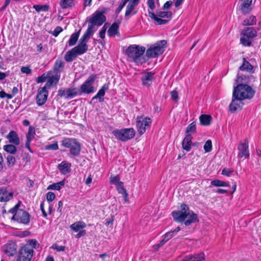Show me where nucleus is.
I'll return each instance as SVG.
<instances>
[{
  "mask_svg": "<svg viewBox=\"0 0 261 261\" xmlns=\"http://www.w3.org/2000/svg\"><path fill=\"white\" fill-rule=\"evenodd\" d=\"M145 47L139 45H130L125 50V54L128 58L137 65H142L148 61V59L143 56Z\"/></svg>",
  "mask_w": 261,
  "mask_h": 261,
  "instance_id": "nucleus-1",
  "label": "nucleus"
},
{
  "mask_svg": "<svg viewBox=\"0 0 261 261\" xmlns=\"http://www.w3.org/2000/svg\"><path fill=\"white\" fill-rule=\"evenodd\" d=\"M255 90L248 84L239 83L234 86L232 94L241 100L251 99L254 96Z\"/></svg>",
  "mask_w": 261,
  "mask_h": 261,
  "instance_id": "nucleus-2",
  "label": "nucleus"
},
{
  "mask_svg": "<svg viewBox=\"0 0 261 261\" xmlns=\"http://www.w3.org/2000/svg\"><path fill=\"white\" fill-rule=\"evenodd\" d=\"M107 11L106 8H102L100 11L96 10L91 17H87L86 22H88V27L94 30L95 25L97 27L101 25L106 21V17L104 14Z\"/></svg>",
  "mask_w": 261,
  "mask_h": 261,
  "instance_id": "nucleus-3",
  "label": "nucleus"
},
{
  "mask_svg": "<svg viewBox=\"0 0 261 261\" xmlns=\"http://www.w3.org/2000/svg\"><path fill=\"white\" fill-rule=\"evenodd\" d=\"M167 46V41L162 40L152 45L146 51V57L147 59L156 58L162 55Z\"/></svg>",
  "mask_w": 261,
  "mask_h": 261,
  "instance_id": "nucleus-4",
  "label": "nucleus"
},
{
  "mask_svg": "<svg viewBox=\"0 0 261 261\" xmlns=\"http://www.w3.org/2000/svg\"><path fill=\"white\" fill-rule=\"evenodd\" d=\"M61 145L65 148H70V153L74 156H78L81 152L80 143L74 138H64L61 141Z\"/></svg>",
  "mask_w": 261,
  "mask_h": 261,
  "instance_id": "nucleus-5",
  "label": "nucleus"
},
{
  "mask_svg": "<svg viewBox=\"0 0 261 261\" xmlns=\"http://www.w3.org/2000/svg\"><path fill=\"white\" fill-rule=\"evenodd\" d=\"M240 43L244 46H250L252 40L257 36V31L253 27L245 28L241 33Z\"/></svg>",
  "mask_w": 261,
  "mask_h": 261,
  "instance_id": "nucleus-6",
  "label": "nucleus"
},
{
  "mask_svg": "<svg viewBox=\"0 0 261 261\" xmlns=\"http://www.w3.org/2000/svg\"><path fill=\"white\" fill-rule=\"evenodd\" d=\"M148 15L151 19L155 21L157 25H162L167 23L172 18V12L171 11H159L155 15L154 12L148 11Z\"/></svg>",
  "mask_w": 261,
  "mask_h": 261,
  "instance_id": "nucleus-7",
  "label": "nucleus"
},
{
  "mask_svg": "<svg viewBox=\"0 0 261 261\" xmlns=\"http://www.w3.org/2000/svg\"><path fill=\"white\" fill-rule=\"evenodd\" d=\"M97 77V75L96 74H92L88 77L79 89L81 95H82V94H89L95 91L96 89L93 84Z\"/></svg>",
  "mask_w": 261,
  "mask_h": 261,
  "instance_id": "nucleus-8",
  "label": "nucleus"
},
{
  "mask_svg": "<svg viewBox=\"0 0 261 261\" xmlns=\"http://www.w3.org/2000/svg\"><path fill=\"white\" fill-rule=\"evenodd\" d=\"M112 133L117 140L124 142L134 138L136 133L134 128H129L116 129Z\"/></svg>",
  "mask_w": 261,
  "mask_h": 261,
  "instance_id": "nucleus-9",
  "label": "nucleus"
},
{
  "mask_svg": "<svg viewBox=\"0 0 261 261\" xmlns=\"http://www.w3.org/2000/svg\"><path fill=\"white\" fill-rule=\"evenodd\" d=\"M152 120L148 117L137 116L136 120V128L140 136L144 134L146 129L148 128L151 124Z\"/></svg>",
  "mask_w": 261,
  "mask_h": 261,
  "instance_id": "nucleus-10",
  "label": "nucleus"
},
{
  "mask_svg": "<svg viewBox=\"0 0 261 261\" xmlns=\"http://www.w3.org/2000/svg\"><path fill=\"white\" fill-rule=\"evenodd\" d=\"M34 254V250L29 245H24L19 250L16 261H31Z\"/></svg>",
  "mask_w": 261,
  "mask_h": 261,
  "instance_id": "nucleus-11",
  "label": "nucleus"
},
{
  "mask_svg": "<svg viewBox=\"0 0 261 261\" xmlns=\"http://www.w3.org/2000/svg\"><path fill=\"white\" fill-rule=\"evenodd\" d=\"M110 182L111 184H113L116 186L118 192L122 195L125 202H128V194L126 190L124 188L123 182L120 181L119 176L118 175L114 176H111L110 177Z\"/></svg>",
  "mask_w": 261,
  "mask_h": 261,
  "instance_id": "nucleus-12",
  "label": "nucleus"
},
{
  "mask_svg": "<svg viewBox=\"0 0 261 261\" xmlns=\"http://www.w3.org/2000/svg\"><path fill=\"white\" fill-rule=\"evenodd\" d=\"M77 95H81L79 89L75 87H70L66 90L60 88L58 91V96L60 97H64L66 99L72 98Z\"/></svg>",
  "mask_w": 261,
  "mask_h": 261,
  "instance_id": "nucleus-13",
  "label": "nucleus"
},
{
  "mask_svg": "<svg viewBox=\"0 0 261 261\" xmlns=\"http://www.w3.org/2000/svg\"><path fill=\"white\" fill-rule=\"evenodd\" d=\"M180 208V211H174L171 213L174 220L177 222H183L186 219V214L188 213V211H190L188 206L186 204H182Z\"/></svg>",
  "mask_w": 261,
  "mask_h": 261,
  "instance_id": "nucleus-14",
  "label": "nucleus"
},
{
  "mask_svg": "<svg viewBox=\"0 0 261 261\" xmlns=\"http://www.w3.org/2000/svg\"><path fill=\"white\" fill-rule=\"evenodd\" d=\"M30 218L31 215L28 212L23 210H19L17 214L13 215L11 219L18 223L27 225L30 222Z\"/></svg>",
  "mask_w": 261,
  "mask_h": 261,
  "instance_id": "nucleus-15",
  "label": "nucleus"
},
{
  "mask_svg": "<svg viewBox=\"0 0 261 261\" xmlns=\"http://www.w3.org/2000/svg\"><path fill=\"white\" fill-rule=\"evenodd\" d=\"M238 149L239 151L238 154V158H249V142L247 140L245 139L243 141H240L238 144Z\"/></svg>",
  "mask_w": 261,
  "mask_h": 261,
  "instance_id": "nucleus-16",
  "label": "nucleus"
},
{
  "mask_svg": "<svg viewBox=\"0 0 261 261\" xmlns=\"http://www.w3.org/2000/svg\"><path fill=\"white\" fill-rule=\"evenodd\" d=\"M48 92L45 88L41 87L38 90L37 94L36 97L37 104L39 106H43L46 102Z\"/></svg>",
  "mask_w": 261,
  "mask_h": 261,
  "instance_id": "nucleus-17",
  "label": "nucleus"
},
{
  "mask_svg": "<svg viewBox=\"0 0 261 261\" xmlns=\"http://www.w3.org/2000/svg\"><path fill=\"white\" fill-rule=\"evenodd\" d=\"M243 100L233 96L232 94V100L229 106V110L231 113H234L238 110H241L244 105Z\"/></svg>",
  "mask_w": 261,
  "mask_h": 261,
  "instance_id": "nucleus-18",
  "label": "nucleus"
},
{
  "mask_svg": "<svg viewBox=\"0 0 261 261\" xmlns=\"http://www.w3.org/2000/svg\"><path fill=\"white\" fill-rule=\"evenodd\" d=\"M155 72L151 71L145 72L142 73L141 81L142 85L144 87H149L155 80Z\"/></svg>",
  "mask_w": 261,
  "mask_h": 261,
  "instance_id": "nucleus-19",
  "label": "nucleus"
},
{
  "mask_svg": "<svg viewBox=\"0 0 261 261\" xmlns=\"http://www.w3.org/2000/svg\"><path fill=\"white\" fill-rule=\"evenodd\" d=\"M17 244L16 243L10 241L4 246V251L9 256H13L16 252Z\"/></svg>",
  "mask_w": 261,
  "mask_h": 261,
  "instance_id": "nucleus-20",
  "label": "nucleus"
},
{
  "mask_svg": "<svg viewBox=\"0 0 261 261\" xmlns=\"http://www.w3.org/2000/svg\"><path fill=\"white\" fill-rule=\"evenodd\" d=\"M109 89V85L108 84H105L99 90L97 93L93 96L89 103L91 104L92 101L95 99H98L99 102H102L104 101V96L105 95L106 91Z\"/></svg>",
  "mask_w": 261,
  "mask_h": 261,
  "instance_id": "nucleus-21",
  "label": "nucleus"
},
{
  "mask_svg": "<svg viewBox=\"0 0 261 261\" xmlns=\"http://www.w3.org/2000/svg\"><path fill=\"white\" fill-rule=\"evenodd\" d=\"M186 215L187 216L186 219L183 222L186 226H189L192 223L199 221L197 215L194 213L192 211H188V213L186 214Z\"/></svg>",
  "mask_w": 261,
  "mask_h": 261,
  "instance_id": "nucleus-22",
  "label": "nucleus"
},
{
  "mask_svg": "<svg viewBox=\"0 0 261 261\" xmlns=\"http://www.w3.org/2000/svg\"><path fill=\"white\" fill-rule=\"evenodd\" d=\"M240 10L242 13L246 15L252 11L251 4L252 0H240Z\"/></svg>",
  "mask_w": 261,
  "mask_h": 261,
  "instance_id": "nucleus-23",
  "label": "nucleus"
},
{
  "mask_svg": "<svg viewBox=\"0 0 261 261\" xmlns=\"http://www.w3.org/2000/svg\"><path fill=\"white\" fill-rule=\"evenodd\" d=\"M6 138L8 140L10 144L15 145H19L20 143L19 137L17 133L14 130H11Z\"/></svg>",
  "mask_w": 261,
  "mask_h": 261,
  "instance_id": "nucleus-24",
  "label": "nucleus"
},
{
  "mask_svg": "<svg viewBox=\"0 0 261 261\" xmlns=\"http://www.w3.org/2000/svg\"><path fill=\"white\" fill-rule=\"evenodd\" d=\"M60 78V74H56V75H52V76H51V75H50L47 79V81L46 83L45 86L43 87V88H45V89H46L47 90L48 89H50L54 85H56V84H57V83L59 81Z\"/></svg>",
  "mask_w": 261,
  "mask_h": 261,
  "instance_id": "nucleus-25",
  "label": "nucleus"
},
{
  "mask_svg": "<svg viewBox=\"0 0 261 261\" xmlns=\"http://www.w3.org/2000/svg\"><path fill=\"white\" fill-rule=\"evenodd\" d=\"M13 196V193L12 192H9L6 188H0V201H8L12 198Z\"/></svg>",
  "mask_w": 261,
  "mask_h": 261,
  "instance_id": "nucleus-26",
  "label": "nucleus"
},
{
  "mask_svg": "<svg viewBox=\"0 0 261 261\" xmlns=\"http://www.w3.org/2000/svg\"><path fill=\"white\" fill-rule=\"evenodd\" d=\"M95 32L94 30H92L90 28L88 27V28L84 35L82 36V37L80 39L79 42L84 44H87V42L90 38L91 36L93 35L94 32Z\"/></svg>",
  "mask_w": 261,
  "mask_h": 261,
  "instance_id": "nucleus-27",
  "label": "nucleus"
},
{
  "mask_svg": "<svg viewBox=\"0 0 261 261\" xmlns=\"http://www.w3.org/2000/svg\"><path fill=\"white\" fill-rule=\"evenodd\" d=\"M88 49V45L87 44H82L80 42L77 46L72 48V50L75 51L77 56L85 54Z\"/></svg>",
  "mask_w": 261,
  "mask_h": 261,
  "instance_id": "nucleus-28",
  "label": "nucleus"
},
{
  "mask_svg": "<svg viewBox=\"0 0 261 261\" xmlns=\"http://www.w3.org/2000/svg\"><path fill=\"white\" fill-rule=\"evenodd\" d=\"M71 165L70 163L62 162L58 166V168L63 174H66L69 173L71 171L70 167Z\"/></svg>",
  "mask_w": 261,
  "mask_h": 261,
  "instance_id": "nucleus-29",
  "label": "nucleus"
},
{
  "mask_svg": "<svg viewBox=\"0 0 261 261\" xmlns=\"http://www.w3.org/2000/svg\"><path fill=\"white\" fill-rule=\"evenodd\" d=\"M253 66L246 60L245 58H243V63L239 67L241 71H246L251 72L253 70Z\"/></svg>",
  "mask_w": 261,
  "mask_h": 261,
  "instance_id": "nucleus-30",
  "label": "nucleus"
},
{
  "mask_svg": "<svg viewBox=\"0 0 261 261\" xmlns=\"http://www.w3.org/2000/svg\"><path fill=\"white\" fill-rule=\"evenodd\" d=\"M64 67V63L61 59H58L56 60L53 69L54 72H55L56 74H59L62 71Z\"/></svg>",
  "mask_w": 261,
  "mask_h": 261,
  "instance_id": "nucleus-31",
  "label": "nucleus"
},
{
  "mask_svg": "<svg viewBox=\"0 0 261 261\" xmlns=\"http://www.w3.org/2000/svg\"><path fill=\"white\" fill-rule=\"evenodd\" d=\"M119 23L114 22L109 28L108 31V35L110 37H114L118 33Z\"/></svg>",
  "mask_w": 261,
  "mask_h": 261,
  "instance_id": "nucleus-32",
  "label": "nucleus"
},
{
  "mask_svg": "<svg viewBox=\"0 0 261 261\" xmlns=\"http://www.w3.org/2000/svg\"><path fill=\"white\" fill-rule=\"evenodd\" d=\"M16 146V145H15L13 144H9L4 145L3 149L5 151L9 153V155H13L15 154L17 152V149Z\"/></svg>",
  "mask_w": 261,
  "mask_h": 261,
  "instance_id": "nucleus-33",
  "label": "nucleus"
},
{
  "mask_svg": "<svg viewBox=\"0 0 261 261\" xmlns=\"http://www.w3.org/2000/svg\"><path fill=\"white\" fill-rule=\"evenodd\" d=\"M212 118L211 115L206 114H202L199 117L200 124L202 125L208 126L210 125Z\"/></svg>",
  "mask_w": 261,
  "mask_h": 261,
  "instance_id": "nucleus-34",
  "label": "nucleus"
},
{
  "mask_svg": "<svg viewBox=\"0 0 261 261\" xmlns=\"http://www.w3.org/2000/svg\"><path fill=\"white\" fill-rule=\"evenodd\" d=\"M86 224L83 221L76 222L70 226V228L75 232H77L80 229L86 227Z\"/></svg>",
  "mask_w": 261,
  "mask_h": 261,
  "instance_id": "nucleus-35",
  "label": "nucleus"
},
{
  "mask_svg": "<svg viewBox=\"0 0 261 261\" xmlns=\"http://www.w3.org/2000/svg\"><path fill=\"white\" fill-rule=\"evenodd\" d=\"M77 54L75 53V51L72 50V48L70 50L66 52L64 56V59L66 62H70L73 61L77 57Z\"/></svg>",
  "mask_w": 261,
  "mask_h": 261,
  "instance_id": "nucleus-36",
  "label": "nucleus"
},
{
  "mask_svg": "<svg viewBox=\"0 0 261 261\" xmlns=\"http://www.w3.org/2000/svg\"><path fill=\"white\" fill-rule=\"evenodd\" d=\"M64 186H65V179H64L60 182H58L57 183H54L51 185H49V186L47 187V189L59 191Z\"/></svg>",
  "mask_w": 261,
  "mask_h": 261,
  "instance_id": "nucleus-37",
  "label": "nucleus"
},
{
  "mask_svg": "<svg viewBox=\"0 0 261 261\" xmlns=\"http://www.w3.org/2000/svg\"><path fill=\"white\" fill-rule=\"evenodd\" d=\"M80 32H81V30H80L77 32L74 33L73 34H72L71 35L70 38L68 42L69 46H73L76 44V43L78 40V38L79 37Z\"/></svg>",
  "mask_w": 261,
  "mask_h": 261,
  "instance_id": "nucleus-38",
  "label": "nucleus"
},
{
  "mask_svg": "<svg viewBox=\"0 0 261 261\" xmlns=\"http://www.w3.org/2000/svg\"><path fill=\"white\" fill-rule=\"evenodd\" d=\"M6 164L8 168H11L15 165L16 160L15 158L12 155H8L6 157Z\"/></svg>",
  "mask_w": 261,
  "mask_h": 261,
  "instance_id": "nucleus-39",
  "label": "nucleus"
},
{
  "mask_svg": "<svg viewBox=\"0 0 261 261\" xmlns=\"http://www.w3.org/2000/svg\"><path fill=\"white\" fill-rule=\"evenodd\" d=\"M256 22V17L254 15H251L249 18H246L243 21L242 24L243 25H253L255 24Z\"/></svg>",
  "mask_w": 261,
  "mask_h": 261,
  "instance_id": "nucleus-40",
  "label": "nucleus"
},
{
  "mask_svg": "<svg viewBox=\"0 0 261 261\" xmlns=\"http://www.w3.org/2000/svg\"><path fill=\"white\" fill-rule=\"evenodd\" d=\"M212 186L215 187H229V184L225 181L219 180L214 179L211 182Z\"/></svg>",
  "mask_w": 261,
  "mask_h": 261,
  "instance_id": "nucleus-41",
  "label": "nucleus"
},
{
  "mask_svg": "<svg viewBox=\"0 0 261 261\" xmlns=\"http://www.w3.org/2000/svg\"><path fill=\"white\" fill-rule=\"evenodd\" d=\"M74 0H61L60 5L61 7L65 9L71 7L73 5Z\"/></svg>",
  "mask_w": 261,
  "mask_h": 261,
  "instance_id": "nucleus-42",
  "label": "nucleus"
},
{
  "mask_svg": "<svg viewBox=\"0 0 261 261\" xmlns=\"http://www.w3.org/2000/svg\"><path fill=\"white\" fill-rule=\"evenodd\" d=\"M51 74H52V71H49L47 72L46 73H44L42 74L41 76H38L36 79V81L37 83H43V82H45L46 80V79Z\"/></svg>",
  "mask_w": 261,
  "mask_h": 261,
  "instance_id": "nucleus-43",
  "label": "nucleus"
},
{
  "mask_svg": "<svg viewBox=\"0 0 261 261\" xmlns=\"http://www.w3.org/2000/svg\"><path fill=\"white\" fill-rule=\"evenodd\" d=\"M196 132V126L195 122H193L188 125L186 130V134H194Z\"/></svg>",
  "mask_w": 261,
  "mask_h": 261,
  "instance_id": "nucleus-44",
  "label": "nucleus"
},
{
  "mask_svg": "<svg viewBox=\"0 0 261 261\" xmlns=\"http://www.w3.org/2000/svg\"><path fill=\"white\" fill-rule=\"evenodd\" d=\"M195 261H203L205 259V255L203 252L191 254Z\"/></svg>",
  "mask_w": 261,
  "mask_h": 261,
  "instance_id": "nucleus-45",
  "label": "nucleus"
},
{
  "mask_svg": "<svg viewBox=\"0 0 261 261\" xmlns=\"http://www.w3.org/2000/svg\"><path fill=\"white\" fill-rule=\"evenodd\" d=\"M33 7L35 10L39 12L40 11H47L49 9V6L47 5H34Z\"/></svg>",
  "mask_w": 261,
  "mask_h": 261,
  "instance_id": "nucleus-46",
  "label": "nucleus"
},
{
  "mask_svg": "<svg viewBox=\"0 0 261 261\" xmlns=\"http://www.w3.org/2000/svg\"><path fill=\"white\" fill-rule=\"evenodd\" d=\"M35 135V129L34 127L32 126H30L29 128L28 132L26 135V139H30L31 140H33Z\"/></svg>",
  "mask_w": 261,
  "mask_h": 261,
  "instance_id": "nucleus-47",
  "label": "nucleus"
},
{
  "mask_svg": "<svg viewBox=\"0 0 261 261\" xmlns=\"http://www.w3.org/2000/svg\"><path fill=\"white\" fill-rule=\"evenodd\" d=\"M137 5H136L135 4H132V3L129 2V3L127 5L126 8V11H125V17L128 16L130 14V13L133 12L134 8Z\"/></svg>",
  "mask_w": 261,
  "mask_h": 261,
  "instance_id": "nucleus-48",
  "label": "nucleus"
},
{
  "mask_svg": "<svg viewBox=\"0 0 261 261\" xmlns=\"http://www.w3.org/2000/svg\"><path fill=\"white\" fill-rule=\"evenodd\" d=\"M137 5H136L135 4H132V3L129 2V3L127 5L126 8V11H125V17L128 16L130 14V13L133 12L134 8Z\"/></svg>",
  "mask_w": 261,
  "mask_h": 261,
  "instance_id": "nucleus-49",
  "label": "nucleus"
},
{
  "mask_svg": "<svg viewBox=\"0 0 261 261\" xmlns=\"http://www.w3.org/2000/svg\"><path fill=\"white\" fill-rule=\"evenodd\" d=\"M25 245H29V247L32 248L33 250L34 248L39 247V244L35 239H30L28 241L27 244Z\"/></svg>",
  "mask_w": 261,
  "mask_h": 261,
  "instance_id": "nucleus-50",
  "label": "nucleus"
},
{
  "mask_svg": "<svg viewBox=\"0 0 261 261\" xmlns=\"http://www.w3.org/2000/svg\"><path fill=\"white\" fill-rule=\"evenodd\" d=\"M203 148L205 152H210L212 149V143L211 140H208L205 143Z\"/></svg>",
  "mask_w": 261,
  "mask_h": 261,
  "instance_id": "nucleus-51",
  "label": "nucleus"
},
{
  "mask_svg": "<svg viewBox=\"0 0 261 261\" xmlns=\"http://www.w3.org/2000/svg\"><path fill=\"white\" fill-rule=\"evenodd\" d=\"M20 204L21 201H19L13 207L9 210L8 212L13 214V215H15V214H17L20 210L19 207H20Z\"/></svg>",
  "mask_w": 261,
  "mask_h": 261,
  "instance_id": "nucleus-52",
  "label": "nucleus"
},
{
  "mask_svg": "<svg viewBox=\"0 0 261 261\" xmlns=\"http://www.w3.org/2000/svg\"><path fill=\"white\" fill-rule=\"evenodd\" d=\"M129 0H122V2L120 4L117 9L116 10L115 13L118 15L120 12L122 10L125 5Z\"/></svg>",
  "mask_w": 261,
  "mask_h": 261,
  "instance_id": "nucleus-53",
  "label": "nucleus"
},
{
  "mask_svg": "<svg viewBox=\"0 0 261 261\" xmlns=\"http://www.w3.org/2000/svg\"><path fill=\"white\" fill-rule=\"evenodd\" d=\"M182 148L187 151H190L191 149L192 143L182 141Z\"/></svg>",
  "mask_w": 261,
  "mask_h": 261,
  "instance_id": "nucleus-54",
  "label": "nucleus"
},
{
  "mask_svg": "<svg viewBox=\"0 0 261 261\" xmlns=\"http://www.w3.org/2000/svg\"><path fill=\"white\" fill-rule=\"evenodd\" d=\"M51 248L58 252L64 251L65 249V246H59L57 244H54L52 245Z\"/></svg>",
  "mask_w": 261,
  "mask_h": 261,
  "instance_id": "nucleus-55",
  "label": "nucleus"
},
{
  "mask_svg": "<svg viewBox=\"0 0 261 261\" xmlns=\"http://www.w3.org/2000/svg\"><path fill=\"white\" fill-rule=\"evenodd\" d=\"M59 147L57 142L54 144H49L45 146V149L46 150H56L58 149Z\"/></svg>",
  "mask_w": 261,
  "mask_h": 261,
  "instance_id": "nucleus-56",
  "label": "nucleus"
},
{
  "mask_svg": "<svg viewBox=\"0 0 261 261\" xmlns=\"http://www.w3.org/2000/svg\"><path fill=\"white\" fill-rule=\"evenodd\" d=\"M172 100L177 102L179 100L178 94L176 90H173L170 92Z\"/></svg>",
  "mask_w": 261,
  "mask_h": 261,
  "instance_id": "nucleus-57",
  "label": "nucleus"
},
{
  "mask_svg": "<svg viewBox=\"0 0 261 261\" xmlns=\"http://www.w3.org/2000/svg\"><path fill=\"white\" fill-rule=\"evenodd\" d=\"M56 197V195L53 192H49L46 194V199L49 202L53 201Z\"/></svg>",
  "mask_w": 261,
  "mask_h": 261,
  "instance_id": "nucleus-58",
  "label": "nucleus"
},
{
  "mask_svg": "<svg viewBox=\"0 0 261 261\" xmlns=\"http://www.w3.org/2000/svg\"><path fill=\"white\" fill-rule=\"evenodd\" d=\"M20 70L22 73L27 74H30L32 72V70L29 66H22Z\"/></svg>",
  "mask_w": 261,
  "mask_h": 261,
  "instance_id": "nucleus-59",
  "label": "nucleus"
},
{
  "mask_svg": "<svg viewBox=\"0 0 261 261\" xmlns=\"http://www.w3.org/2000/svg\"><path fill=\"white\" fill-rule=\"evenodd\" d=\"M233 170L225 168L222 171V174L229 177L230 176V174L233 172Z\"/></svg>",
  "mask_w": 261,
  "mask_h": 261,
  "instance_id": "nucleus-60",
  "label": "nucleus"
},
{
  "mask_svg": "<svg viewBox=\"0 0 261 261\" xmlns=\"http://www.w3.org/2000/svg\"><path fill=\"white\" fill-rule=\"evenodd\" d=\"M172 4L173 2L172 1H168L164 4L162 9L164 11L168 10Z\"/></svg>",
  "mask_w": 261,
  "mask_h": 261,
  "instance_id": "nucleus-61",
  "label": "nucleus"
},
{
  "mask_svg": "<svg viewBox=\"0 0 261 261\" xmlns=\"http://www.w3.org/2000/svg\"><path fill=\"white\" fill-rule=\"evenodd\" d=\"M147 4L148 8L151 10L152 11L155 9V6L154 4V0H147Z\"/></svg>",
  "mask_w": 261,
  "mask_h": 261,
  "instance_id": "nucleus-62",
  "label": "nucleus"
},
{
  "mask_svg": "<svg viewBox=\"0 0 261 261\" xmlns=\"http://www.w3.org/2000/svg\"><path fill=\"white\" fill-rule=\"evenodd\" d=\"M63 29L61 27H57L54 30L53 33H52L53 35L55 37H57L59 34L62 32Z\"/></svg>",
  "mask_w": 261,
  "mask_h": 261,
  "instance_id": "nucleus-63",
  "label": "nucleus"
},
{
  "mask_svg": "<svg viewBox=\"0 0 261 261\" xmlns=\"http://www.w3.org/2000/svg\"><path fill=\"white\" fill-rule=\"evenodd\" d=\"M174 232H172V231H170L169 232H166L163 237H165L166 239V240H169L170 239H171L174 236Z\"/></svg>",
  "mask_w": 261,
  "mask_h": 261,
  "instance_id": "nucleus-64",
  "label": "nucleus"
}]
</instances>
